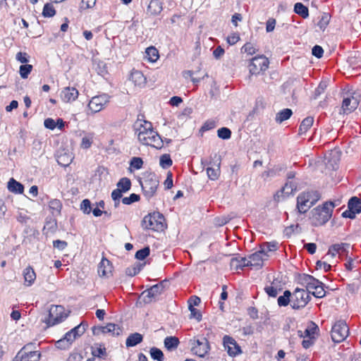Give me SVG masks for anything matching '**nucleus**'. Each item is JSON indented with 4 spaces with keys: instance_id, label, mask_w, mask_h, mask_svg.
<instances>
[{
    "instance_id": "obj_1",
    "label": "nucleus",
    "mask_w": 361,
    "mask_h": 361,
    "mask_svg": "<svg viewBox=\"0 0 361 361\" xmlns=\"http://www.w3.org/2000/svg\"><path fill=\"white\" fill-rule=\"evenodd\" d=\"M298 283L307 289L310 295L312 294L315 298H322L326 295L324 284L311 275L306 274L300 275Z\"/></svg>"
},
{
    "instance_id": "obj_2",
    "label": "nucleus",
    "mask_w": 361,
    "mask_h": 361,
    "mask_svg": "<svg viewBox=\"0 0 361 361\" xmlns=\"http://www.w3.org/2000/svg\"><path fill=\"white\" fill-rule=\"evenodd\" d=\"M87 324L81 322L79 325L68 331L63 338L56 342V346L61 349H66L70 347L72 343L79 336H82L85 331V327Z\"/></svg>"
},
{
    "instance_id": "obj_3",
    "label": "nucleus",
    "mask_w": 361,
    "mask_h": 361,
    "mask_svg": "<svg viewBox=\"0 0 361 361\" xmlns=\"http://www.w3.org/2000/svg\"><path fill=\"white\" fill-rule=\"evenodd\" d=\"M67 316L63 306L51 305L48 311V314L42 319V322L47 326H52L62 322Z\"/></svg>"
},
{
    "instance_id": "obj_4",
    "label": "nucleus",
    "mask_w": 361,
    "mask_h": 361,
    "mask_svg": "<svg viewBox=\"0 0 361 361\" xmlns=\"http://www.w3.org/2000/svg\"><path fill=\"white\" fill-rule=\"evenodd\" d=\"M164 217L159 212H154L145 216L142 221L145 229L161 231L164 229Z\"/></svg>"
},
{
    "instance_id": "obj_5",
    "label": "nucleus",
    "mask_w": 361,
    "mask_h": 361,
    "mask_svg": "<svg viewBox=\"0 0 361 361\" xmlns=\"http://www.w3.org/2000/svg\"><path fill=\"white\" fill-rule=\"evenodd\" d=\"M291 307L293 310L304 308L311 300L310 293L307 289L296 288L293 293Z\"/></svg>"
},
{
    "instance_id": "obj_6",
    "label": "nucleus",
    "mask_w": 361,
    "mask_h": 361,
    "mask_svg": "<svg viewBox=\"0 0 361 361\" xmlns=\"http://www.w3.org/2000/svg\"><path fill=\"white\" fill-rule=\"evenodd\" d=\"M349 334V328L345 322L339 320L332 326L331 336L334 343L343 341Z\"/></svg>"
},
{
    "instance_id": "obj_7",
    "label": "nucleus",
    "mask_w": 361,
    "mask_h": 361,
    "mask_svg": "<svg viewBox=\"0 0 361 361\" xmlns=\"http://www.w3.org/2000/svg\"><path fill=\"white\" fill-rule=\"evenodd\" d=\"M140 183L145 197L151 198L155 195L159 186V180L154 174L148 175Z\"/></svg>"
},
{
    "instance_id": "obj_8",
    "label": "nucleus",
    "mask_w": 361,
    "mask_h": 361,
    "mask_svg": "<svg viewBox=\"0 0 361 361\" xmlns=\"http://www.w3.org/2000/svg\"><path fill=\"white\" fill-rule=\"evenodd\" d=\"M139 142L143 145L151 146L156 149H161L164 146V141L159 133L154 129L138 139Z\"/></svg>"
},
{
    "instance_id": "obj_9",
    "label": "nucleus",
    "mask_w": 361,
    "mask_h": 361,
    "mask_svg": "<svg viewBox=\"0 0 361 361\" xmlns=\"http://www.w3.org/2000/svg\"><path fill=\"white\" fill-rule=\"evenodd\" d=\"M268 59L263 56H257L253 57L249 64V71L252 75H257L261 72L265 71L269 67Z\"/></svg>"
},
{
    "instance_id": "obj_10",
    "label": "nucleus",
    "mask_w": 361,
    "mask_h": 361,
    "mask_svg": "<svg viewBox=\"0 0 361 361\" xmlns=\"http://www.w3.org/2000/svg\"><path fill=\"white\" fill-rule=\"evenodd\" d=\"M32 344L25 345L16 355L13 361H39L41 353L37 350H31Z\"/></svg>"
},
{
    "instance_id": "obj_11",
    "label": "nucleus",
    "mask_w": 361,
    "mask_h": 361,
    "mask_svg": "<svg viewBox=\"0 0 361 361\" xmlns=\"http://www.w3.org/2000/svg\"><path fill=\"white\" fill-rule=\"evenodd\" d=\"M164 288V283L161 282L145 290L141 294L143 302L145 303H150L156 300L157 297L163 292Z\"/></svg>"
},
{
    "instance_id": "obj_12",
    "label": "nucleus",
    "mask_w": 361,
    "mask_h": 361,
    "mask_svg": "<svg viewBox=\"0 0 361 361\" xmlns=\"http://www.w3.org/2000/svg\"><path fill=\"white\" fill-rule=\"evenodd\" d=\"M110 96L107 94H102L93 97L88 104L90 110L93 113H97L102 110L109 103Z\"/></svg>"
},
{
    "instance_id": "obj_13",
    "label": "nucleus",
    "mask_w": 361,
    "mask_h": 361,
    "mask_svg": "<svg viewBox=\"0 0 361 361\" xmlns=\"http://www.w3.org/2000/svg\"><path fill=\"white\" fill-rule=\"evenodd\" d=\"M190 343L192 352L200 357H203L210 349L209 341L206 338H202L201 340H191Z\"/></svg>"
},
{
    "instance_id": "obj_14",
    "label": "nucleus",
    "mask_w": 361,
    "mask_h": 361,
    "mask_svg": "<svg viewBox=\"0 0 361 361\" xmlns=\"http://www.w3.org/2000/svg\"><path fill=\"white\" fill-rule=\"evenodd\" d=\"M223 344L231 357H235L242 353L240 345L231 336L226 335L223 338Z\"/></svg>"
},
{
    "instance_id": "obj_15",
    "label": "nucleus",
    "mask_w": 361,
    "mask_h": 361,
    "mask_svg": "<svg viewBox=\"0 0 361 361\" xmlns=\"http://www.w3.org/2000/svg\"><path fill=\"white\" fill-rule=\"evenodd\" d=\"M92 333L94 335L109 333L113 336H119L122 333V329L117 324L109 323L104 326H93Z\"/></svg>"
},
{
    "instance_id": "obj_16",
    "label": "nucleus",
    "mask_w": 361,
    "mask_h": 361,
    "mask_svg": "<svg viewBox=\"0 0 361 361\" xmlns=\"http://www.w3.org/2000/svg\"><path fill=\"white\" fill-rule=\"evenodd\" d=\"M152 124L151 122L137 118L134 124L135 133L137 136V139L146 135L149 130H153Z\"/></svg>"
},
{
    "instance_id": "obj_17",
    "label": "nucleus",
    "mask_w": 361,
    "mask_h": 361,
    "mask_svg": "<svg viewBox=\"0 0 361 361\" xmlns=\"http://www.w3.org/2000/svg\"><path fill=\"white\" fill-rule=\"evenodd\" d=\"M152 124L151 122L137 118L134 124L135 133L137 136V139L146 135L149 130H153Z\"/></svg>"
},
{
    "instance_id": "obj_18",
    "label": "nucleus",
    "mask_w": 361,
    "mask_h": 361,
    "mask_svg": "<svg viewBox=\"0 0 361 361\" xmlns=\"http://www.w3.org/2000/svg\"><path fill=\"white\" fill-rule=\"evenodd\" d=\"M311 214L312 223L315 226L323 225L330 219V214L326 212L324 214L322 209H320V207H317L312 209Z\"/></svg>"
},
{
    "instance_id": "obj_19",
    "label": "nucleus",
    "mask_w": 361,
    "mask_h": 361,
    "mask_svg": "<svg viewBox=\"0 0 361 361\" xmlns=\"http://www.w3.org/2000/svg\"><path fill=\"white\" fill-rule=\"evenodd\" d=\"M349 248V243H341L334 244L329 247L326 255H330L331 257H334L337 254L339 255H342L344 254L347 255Z\"/></svg>"
},
{
    "instance_id": "obj_20",
    "label": "nucleus",
    "mask_w": 361,
    "mask_h": 361,
    "mask_svg": "<svg viewBox=\"0 0 361 361\" xmlns=\"http://www.w3.org/2000/svg\"><path fill=\"white\" fill-rule=\"evenodd\" d=\"M309 200L310 199H308V196L305 192L298 195L297 197V209L299 213L305 214L312 207Z\"/></svg>"
},
{
    "instance_id": "obj_21",
    "label": "nucleus",
    "mask_w": 361,
    "mask_h": 361,
    "mask_svg": "<svg viewBox=\"0 0 361 361\" xmlns=\"http://www.w3.org/2000/svg\"><path fill=\"white\" fill-rule=\"evenodd\" d=\"M248 259L250 267H256L257 269L262 268L263 267L264 261L267 259V258L264 256V254H262L260 250H258L250 255L248 257Z\"/></svg>"
},
{
    "instance_id": "obj_22",
    "label": "nucleus",
    "mask_w": 361,
    "mask_h": 361,
    "mask_svg": "<svg viewBox=\"0 0 361 361\" xmlns=\"http://www.w3.org/2000/svg\"><path fill=\"white\" fill-rule=\"evenodd\" d=\"M78 91L73 87H66L61 92V97L65 102H71L75 101L78 97Z\"/></svg>"
},
{
    "instance_id": "obj_23",
    "label": "nucleus",
    "mask_w": 361,
    "mask_h": 361,
    "mask_svg": "<svg viewBox=\"0 0 361 361\" xmlns=\"http://www.w3.org/2000/svg\"><path fill=\"white\" fill-rule=\"evenodd\" d=\"M359 104L358 99L352 96L351 97L344 98L342 103V109L344 114H349L353 111Z\"/></svg>"
},
{
    "instance_id": "obj_24",
    "label": "nucleus",
    "mask_w": 361,
    "mask_h": 361,
    "mask_svg": "<svg viewBox=\"0 0 361 361\" xmlns=\"http://www.w3.org/2000/svg\"><path fill=\"white\" fill-rule=\"evenodd\" d=\"M285 166L281 164L275 165L273 168L269 169L262 173L261 177L264 181L280 175V173L285 170Z\"/></svg>"
},
{
    "instance_id": "obj_25",
    "label": "nucleus",
    "mask_w": 361,
    "mask_h": 361,
    "mask_svg": "<svg viewBox=\"0 0 361 361\" xmlns=\"http://www.w3.org/2000/svg\"><path fill=\"white\" fill-rule=\"evenodd\" d=\"M112 269L110 261L103 257L98 265V274L100 276L109 277L111 274Z\"/></svg>"
},
{
    "instance_id": "obj_26",
    "label": "nucleus",
    "mask_w": 361,
    "mask_h": 361,
    "mask_svg": "<svg viewBox=\"0 0 361 361\" xmlns=\"http://www.w3.org/2000/svg\"><path fill=\"white\" fill-rule=\"evenodd\" d=\"M230 266L232 269H243L245 267H250L249 259L247 257H237L231 259Z\"/></svg>"
},
{
    "instance_id": "obj_27",
    "label": "nucleus",
    "mask_w": 361,
    "mask_h": 361,
    "mask_svg": "<svg viewBox=\"0 0 361 361\" xmlns=\"http://www.w3.org/2000/svg\"><path fill=\"white\" fill-rule=\"evenodd\" d=\"M162 9V4L159 0H151L147 6V13L151 16H157Z\"/></svg>"
},
{
    "instance_id": "obj_28",
    "label": "nucleus",
    "mask_w": 361,
    "mask_h": 361,
    "mask_svg": "<svg viewBox=\"0 0 361 361\" xmlns=\"http://www.w3.org/2000/svg\"><path fill=\"white\" fill-rule=\"evenodd\" d=\"M130 79L137 86L141 87L146 83V78L140 71H133L130 74Z\"/></svg>"
},
{
    "instance_id": "obj_29",
    "label": "nucleus",
    "mask_w": 361,
    "mask_h": 361,
    "mask_svg": "<svg viewBox=\"0 0 361 361\" xmlns=\"http://www.w3.org/2000/svg\"><path fill=\"white\" fill-rule=\"evenodd\" d=\"M8 190L16 194H22L24 190V186L14 178H11L8 182Z\"/></svg>"
},
{
    "instance_id": "obj_30",
    "label": "nucleus",
    "mask_w": 361,
    "mask_h": 361,
    "mask_svg": "<svg viewBox=\"0 0 361 361\" xmlns=\"http://www.w3.org/2000/svg\"><path fill=\"white\" fill-rule=\"evenodd\" d=\"M23 276L25 279V284L27 286H31L36 279L35 272L30 267H28L24 269Z\"/></svg>"
},
{
    "instance_id": "obj_31",
    "label": "nucleus",
    "mask_w": 361,
    "mask_h": 361,
    "mask_svg": "<svg viewBox=\"0 0 361 361\" xmlns=\"http://www.w3.org/2000/svg\"><path fill=\"white\" fill-rule=\"evenodd\" d=\"M143 336L140 333L131 334L126 339V345L127 347H133L142 341Z\"/></svg>"
},
{
    "instance_id": "obj_32",
    "label": "nucleus",
    "mask_w": 361,
    "mask_h": 361,
    "mask_svg": "<svg viewBox=\"0 0 361 361\" xmlns=\"http://www.w3.org/2000/svg\"><path fill=\"white\" fill-rule=\"evenodd\" d=\"M277 250V243L270 242L264 243L260 245L259 250L264 254V256L268 259L269 252L276 251Z\"/></svg>"
},
{
    "instance_id": "obj_33",
    "label": "nucleus",
    "mask_w": 361,
    "mask_h": 361,
    "mask_svg": "<svg viewBox=\"0 0 361 361\" xmlns=\"http://www.w3.org/2000/svg\"><path fill=\"white\" fill-rule=\"evenodd\" d=\"M277 302L279 307H286L289 303L291 305V292L288 290H285L283 295L278 298Z\"/></svg>"
},
{
    "instance_id": "obj_34",
    "label": "nucleus",
    "mask_w": 361,
    "mask_h": 361,
    "mask_svg": "<svg viewBox=\"0 0 361 361\" xmlns=\"http://www.w3.org/2000/svg\"><path fill=\"white\" fill-rule=\"evenodd\" d=\"M348 208L353 210L356 214L361 212V199L357 197H351L348 203Z\"/></svg>"
},
{
    "instance_id": "obj_35",
    "label": "nucleus",
    "mask_w": 361,
    "mask_h": 361,
    "mask_svg": "<svg viewBox=\"0 0 361 361\" xmlns=\"http://www.w3.org/2000/svg\"><path fill=\"white\" fill-rule=\"evenodd\" d=\"M314 123V118L312 116H307L300 123L299 127V134L303 135L312 126Z\"/></svg>"
},
{
    "instance_id": "obj_36",
    "label": "nucleus",
    "mask_w": 361,
    "mask_h": 361,
    "mask_svg": "<svg viewBox=\"0 0 361 361\" xmlns=\"http://www.w3.org/2000/svg\"><path fill=\"white\" fill-rule=\"evenodd\" d=\"M179 340L176 336H167L165 338L164 343L168 350H173L178 346Z\"/></svg>"
},
{
    "instance_id": "obj_37",
    "label": "nucleus",
    "mask_w": 361,
    "mask_h": 361,
    "mask_svg": "<svg viewBox=\"0 0 361 361\" xmlns=\"http://www.w3.org/2000/svg\"><path fill=\"white\" fill-rule=\"evenodd\" d=\"M293 114L292 110L290 109H284L276 114V122L281 123L288 120Z\"/></svg>"
},
{
    "instance_id": "obj_38",
    "label": "nucleus",
    "mask_w": 361,
    "mask_h": 361,
    "mask_svg": "<svg viewBox=\"0 0 361 361\" xmlns=\"http://www.w3.org/2000/svg\"><path fill=\"white\" fill-rule=\"evenodd\" d=\"M145 58L152 63H154L157 61L159 57L158 50L154 47H149L146 49L145 51Z\"/></svg>"
},
{
    "instance_id": "obj_39",
    "label": "nucleus",
    "mask_w": 361,
    "mask_h": 361,
    "mask_svg": "<svg viewBox=\"0 0 361 361\" xmlns=\"http://www.w3.org/2000/svg\"><path fill=\"white\" fill-rule=\"evenodd\" d=\"M294 11L303 18H307L309 16L308 8L302 3L298 2L294 5Z\"/></svg>"
},
{
    "instance_id": "obj_40",
    "label": "nucleus",
    "mask_w": 361,
    "mask_h": 361,
    "mask_svg": "<svg viewBox=\"0 0 361 361\" xmlns=\"http://www.w3.org/2000/svg\"><path fill=\"white\" fill-rule=\"evenodd\" d=\"M49 207L53 215L59 214L62 208V204L60 200L54 199L49 202Z\"/></svg>"
},
{
    "instance_id": "obj_41",
    "label": "nucleus",
    "mask_w": 361,
    "mask_h": 361,
    "mask_svg": "<svg viewBox=\"0 0 361 361\" xmlns=\"http://www.w3.org/2000/svg\"><path fill=\"white\" fill-rule=\"evenodd\" d=\"M116 185L118 189H120L123 192H126L130 189L131 182L128 178L124 177L119 180Z\"/></svg>"
},
{
    "instance_id": "obj_42",
    "label": "nucleus",
    "mask_w": 361,
    "mask_h": 361,
    "mask_svg": "<svg viewBox=\"0 0 361 361\" xmlns=\"http://www.w3.org/2000/svg\"><path fill=\"white\" fill-rule=\"evenodd\" d=\"M73 157L71 154L64 153V154H60L57 157V162L59 164L63 166H68L71 162L72 161Z\"/></svg>"
},
{
    "instance_id": "obj_43",
    "label": "nucleus",
    "mask_w": 361,
    "mask_h": 361,
    "mask_svg": "<svg viewBox=\"0 0 361 361\" xmlns=\"http://www.w3.org/2000/svg\"><path fill=\"white\" fill-rule=\"evenodd\" d=\"M296 184L292 180H288L282 188V192L286 195L293 194L296 190Z\"/></svg>"
},
{
    "instance_id": "obj_44",
    "label": "nucleus",
    "mask_w": 361,
    "mask_h": 361,
    "mask_svg": "<svg viewBox=\"0 0 361 361\" xmlns=\"http://www.w3.org/2000/svg\"><path fill=\"white\" fill-rule=\"evenodd\" d=\"M207 173L208 178L210 180H217L220 176V166L219 164L216 168L208 167L207 169Z\"/></svg>"
},
{
    "instance_id": "obj_45",
    "label": "nucleus",
    "mask_w": 361,
    "mask_h": 361,
    "mask_svg": "<svg viewBox=\"0 0 361 361\" xmlns=\"http://www.w3.org/2000/svg\"><path fill=\"white\" fill-rule=\"evenodd\" d=\"M319 330L317 325L311 322L310 325L305 331V336L310 338H314V335L317 334V331Z\"/></svg>"
},
{
    "instance_id": "obj_46",
    "label": "nucleus",
    "mask_w": 361,
    "mask_h": 361,
    "mask_svg": "<svg viewBox=\"0 0 361 361\" xmlns=\"http://www.w3.org/2000/svg\"><path fill=\"white\" fill-rule=\"evenodd\" d=\"M173 164V161L168 154H164L160 157L159 165L163 169H168Z\"/></svg>"
},
{
    "instance_id": "obj_47",
    "label": "nucleus",
    "mask_w": 361,
    "mask_h": 361,
    "mask_svg": "<svg viewBox=\"0 0 361 361\" xmlns=\"http://www.w3.org/2000/svg\"><path fill=\"white\" fill-rule=\"evenodd\" d=\"M281 290V288L274 286V283H272L270 286H267L264 287V291L269 297L271 298H276L279 292Z\"/></svg>"
},
{
    "instance_id": "obj_48",
    "label": "nucleus",
    "mask_w": 361,
    "mask_h": 361,
    "mask_svg": "<svg viewBox=\"0 0 361 361\" xmlns=\"http://www.w3.org/2000/svg\"><path fill=\"white\" fill-rule=\"evenodd\" d=\"M56 14V11L54 6L47 3L44 6L42 11V16L45 18H51L53 17Z\"/></svg>"
},
{
    "instance_id": "obj_49",
    "label": "nucleus",
    "mask_w": 361,
    "mask_h": 361,
    "mask_svg": "<svg viewBox=\"0 0 361 361\" xmlns=\"http://www.w3.org/2000/svg\"><path fill=\"white\" fill-rule=\"evenodd\" d=\"M32 70V66L30 64H23L20 66L19 73L22 78L25 79Z\"/></svg>"
},
{
    "instance_id": "obj_50",
    "label": "nucleus",
    "mask_w": 361,
    "mask_h": 361,
    "mask_svg": "<svg viewBox=\"0 0 361 361\" xmlns=\"http://www.w3.org/2000/svg\"><path fill=\"white\" fill-rule=\"evenodd\" d=\"M150 355L152 359L157 360L158 361H164V356L162 351L155 347H153L150 349Z\"/></svg>"
},
{
    "instance_id": "obj_51",
    "label": "nucleus",
    "mask_w": 361,
    "mask_h": 361,
    "mask_svg": "<svg viewBox=\"0 0 361 361\" xmlns=\"http://www.w3.org/2000/svg\"><path fill=\"white\" fill-rule=\"evenodd\" d=\"M217 135L223 140H228L231 136V130L226 127H222L217 130Z\"/></svg>"
},
{
    "instance_id": "obj_52",
    "label": "nucleus",
    "mask_w": 361,
    "mask_h": 361,
    "mask_svg": "<svg viewBox=\"0 0 361 361\" xmlns=\"http://www.w3.org/2000/svg\"><path fill=\"white\" fill-rule=\"evenodd\" d=\"M150 253V249L149 247H145L142 249L137 250L135 253V258L139 260H143L147 258Z\"/></svg>"
},
{
    "instance_id": "obj_53",
    "label": "nucleus",
    "mask_w": 361,
    "mask_h": 361,
    "mask_svg": "<svg viewBox=\"0 0 361 361\" xmlns=\"http://www.w3.org/2000/svg\"><path fill=\"white\" fill-rule=\"evenodd\" d=\"M306 195L308 196V199H310V203L313 206L321 197V195L317 191H308L305 192Z\"/></svg>"
},
{
    "instance_id": "obj_54",
    "label": "nucleus",
    "mask_w": 361,
    "mask_h": 361,
    "mask_svg": "<svg viewBox=\"0 0 361 361\" xmlns=\"http://www.w3.org/2000/svg\"><path fill=\"white\" fill-rule=\"evenodd\" d=\"M139 200H140V196L138 195L132 193L130 195L129 197H123L122 199V202L124 204L129 205V204H131L132 203L139 201Z\"/></svg>"
},
{
    "instance_id": "obj_55",
    "label": "nucleus",
    "mask_w": 361,
    "mask_h": 361,
    "mask_svg": "<svg viewBox=\"0 0 361 361\" xmlns=\"http://www.w3.org/2000/svg\"><path fill=\"white\" fill-rule=\"evenodd\" d=\"M330 20V16L327 13H324L321 17L319 21L317 23V25L319 27L321 30H324L328 25Z\"/></svg>"
},
{
    "instance_id": "obj_56",
    "label": "nucleus",
    "mask_w": 361,
    "mask_h": 361,
    "mask_svg": "<svg viewBox=\"0 0 361 361\" xmlns=\"http://www.w3.org/2000/svg\"><path fill=\"white\" fill-rule=\"evenodd\" d=\"M336 206V204L334 202H326L323 204L322 207H320V209H322L323 212L325 214L329 213L330 214V217L331 216V213L333 209Z\"/></svg>"
},
{
    "instance_id": "obj_57",
    "label": "nucleus",
    "mask_w": 361,
    "mask_h": 361,
    "mask_svg": "<svg viewBox=\"0 0 361 361\" xmlns=\"http://www.w3.org/2000/svg\"><path fill=\"white\" fill-rule=\"evenodd\" d=\"M80 209L87 214H90L92 212L91 202L88 199H85L80 204Z\"/></svg>"
},
{
    "instance_id": "obj_58",
    "label": "nucleus",
    "mask_w": 361,
    "mask_h": 361,
    "mask_svg": "<svg viewBox=\"0 0 361 361\" xmlns=\"http://www.w3.org/2000/svg\"><path fill=\"white\" fill-rule=\"evenodd\" d=\"M93 142L92 136H85L82 138L80 147L83 149H88L91 147Z\"/></svg>"
},
{
    "instance_id": "obj_59",
    "label": "nucleus",
    "mask_w": 361,
    "mask_h": 361,
    "mask_svg": "<svg viewBox=\"0 0 361 361\" xmlns=\"http://www.w3.org/2000/svg\"><path fill=\"white\" fill-rule=\"evenodd\" d=\"M188 308L190 311V317L195 318L197 321L200 322L202 319V314L200 312L191 305H188Z\"/></svg>"
},
{
    "instance_id": "obj_60",
    "label": "nucleus",
    "mask_w": 361,
    "mask_h": 361,
    "mask_svg": "<svg viewBox=\"0 0 361 361\" xmlns=\"http://www.w3.org/2000/svg\"><path fill=\"white\" fill-rule=\"evenodd\" d=\"M241 50L250 55L255 54L257 51L253 44L250 42L245 44Z\"/></svg>"
},
{
    "instance_id": "obj_61",
    "label": "nucleus",
    "mask_w": 361,
    "mask_h": 361,
    "mask_svg": "<svg viewBox=\"0 0 361 361\" xmlns=\"http://www.w3.org/2000/svg\"><path fill=\"white\" fill-rule=\"evenodd\" d=\"M143 165V161L140 157H133L130 161V166L135 169H140L142 167Z\"/></svg>"
},
{
    "instance_id": "obj_62",
    "label": "nucleus",
    "mask_w": 361,
    "mask_h": 361,
    "mask_svg": "<svg viewBox=\"0 0 361 361\" xmlns=\"http://www.w3.org/2000/svg\"><path fill=\"white\" fill-rule=\"evenodd\" d=\"M29 56L25 52H18L16 56V59L18 61L21 63H27L29 61Z\"/></svg>"
},
{
    "instance_id": "obj_63",
    "label": "nucleus",
    "mask_w": 361,
    "mask_h": 361,
    "mask_svg": "<svg viewBox=\"0 0 361 361\" xmlns=\"http://www.w3.org/2000/svg\"><path fill=\"white\" fill-rule=\"evenodd\" d=\"M312 54L315 57L320 59L323 56L324 50L322 47L319 45H315L313 47L312 49Z\"/></svg>"
},
{
    "instance_id": "obj_64",
    "label": "nucleus",
    "mask_w": 361,
    "mask_h": 361,
    "mask_svg": "<svg viewBox=\"0 0 361 361\" xmlns=\"http://www.w3.org/2000/svg\"><path fill=\"white\" fill-rule=\"evenodd\" d=\"M68 245L67 242L61 240H56L53 242V246L59 250H63Z\"/></svg>"
}]
</instances>
